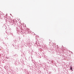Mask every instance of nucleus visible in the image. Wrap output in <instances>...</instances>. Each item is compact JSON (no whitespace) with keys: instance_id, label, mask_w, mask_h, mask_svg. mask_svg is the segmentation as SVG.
Returning <instances> with one entry per match:
<instances>
[{"instance_id":"f257e3e1","label":"nucleus","mask_w":74,"mask_h":74,"mask_svg":"<svg viewBox=\"0 0 74 74\" xmlns=\"http://www.w3.org/2000/svg\"><path fill=\"white\" fill-rule=\"evenodd\" d=\"M71 68H70V70H72L73 69V68H72V66H70Z\"/></svg>"},{"instance_id":"f03ea898","label":"nucleus","mask_w":74,"mask_h":74,"mask_svg":"<svg viewBox=\"0 0 74 74\" xmlns=\"http://www.w3.org/2000/svg\"><path fill=\"white\" fill-rule=\"evenodd\" d=\"M12 23H14V20H13L12 21Z\"/></svg>"},{"instance_id":"7ed1b4c3","label":"nucleus","mask_w":74,"mask_h":74,"mask_svg":"<svg viewBox=\"0 0 74 74\" xmlns=\"http://www.w3.org/2000/svg\"><path fill=\"white\" fill-rule=\"evenodd\" d=\"M14 56H18V55L16 54L15 55H14Z\"/></svg>"}]
</instances>
